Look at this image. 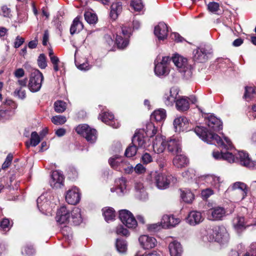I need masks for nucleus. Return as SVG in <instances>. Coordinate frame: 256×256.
Wrapping results in <instances>:
<instances>
[{"label": "nucleus", "mask_w": 256, "mask_h": 256, "mask_svg": "<svg viewBox=\"0 0 256 256\" xmlns=\"http://www.w3.org/2000/svg\"><path fill=\"white\" fill-rule=\"evenodd\" d=\"M206 123L208 130L203 126H198L194 128L196 134L204 141L208 143H216L222 148L230 150L233 148L231 140L226 136L223 138L214 133L222 129V122L220 120L213 115H210L206 119Z\"/></svg>", "instance_id": "obj_1"}, {"label": "nucleus", "mask_w": 256, "mask_h": 256, "mask_svg": "<svg viewBox=\"0 0 256 256\" xmlns=\"http://www.w3.org/2000/svg\"><path fill=\"white\" fill-rule=\"evenodd\" d=\"M72 222L74 225H78L82 222L81 210L77 207L70 211L66 206H62L58 210L56 220L60 224H66Z\"/></svg>", "instance_id": "obj_2"}, {"label": "nucleus", "mask_w": 256, "mask_h": 256, "mask_svg": "<svg viewBox=\"0 0 256 256\" xmlns=\"http://www.w3.org/2000/svg\"><path fill=\"white\" fill-rule=\"evenodd\" d=\"M228 239V234L224 227L214 226L206 230V234L204 237V240L210 242H226Z\"/></svg>", "instance_id": "obj_3"}, {"label": "nucleus", "mask_w": 256, "mask_h": 256, "mask_svg": "<svg viewBox=\"0 0 256 256\" xmlns=\"http://www.w3.org/2000/svg\"><path fill=\"white\" fill-rule=\"evenodd\" d=\"M173 62L176 66L178 71L182 74L187 80L190 78L192 76V68L188 64L187 59L183 56L176 54L172 58Z\"/></svg>", "instance_id": "obj_4"}, {"label": "nucleus", "mask_w": 256, "mask_h": 256, "mask_svg": "<svg viewBox=\"0 0 256 256\" xmlns=\"http://www.w3.org/2000/svg\"><path fill=\"white\" fill-rule=\"evenodd\" d=\"M44 78V76L40 70L33 69L31 72L28 85L30 90L33 92L39 91L42 87Z\"/></svg>", "instance_id": "obj_5"}, {"label": "nucleus", "mask_w": 256, "mask_h": 256, "mask_svg": "<svg viewBox=\"0 0 256 256\" xmlns=\"http://www.w3.org/2000/svg\"><path fill=\"white\" fill-rule=\"evenodd\" d=\"M151 176L152 178V180L156 184L157 188L161 190L168 188L171 181L174 179L172 176L156 172L152 173Z\"/></svg>", "instance_id": "obj_6"}, {"label": "nucleus", "mask_w": 256, "mask_h": 256, "mask_svg": "<svg viewBox=\"0 0 256 256\" xmlns=\"http://www.w3.org/2000/svg\"><path fill=\"white\" fill-rule=\"evenodd\" d=\"M76 132L85 138L88 142L94 143L96 140V131L90 128L88 124H80L76 128Z\"/></svg>", "instance_id": "obj_7"}, {"label": "nucleus", "mask_w": 256, "mask_h": 256, "mask_svg": "<svg viewBox=\"0 0 256 256\" xmlns=\"http://www.w3.org/2000/svg\"><path fill=\"white\" fill-rule=\"evenodd\" d=\"M119 218L122 224L128 228H135L137 226L136 220L132 214L128 210H120Z\"/></svg>", "instance_id": "obj_8"}, {"label": "nucleus", "mask_w": 256, "mask_h": 256, "mask_svg": "<svg viewBox=\"0 0 256 256\" xmlns=\"http://www.w3.org/2000/svg\"><path fill=\"white\" fill-rule=\"evenodd\" d=\"M122 32L124 37L121 36L117 35L116 38V44L119 48H124L128 44V38L131 34V28L126 26H123L121 28Z\"/></svg>", "instance_id": "obj_9"}, {"label": "nucleus", "mask_w": 256, "mask_h": 256, "mask_svg": "<svg viewBox=\"0 0 256 256\" xmlns=\"http://www.w3.org/2000/svg\"><path fill=\"white\" fill-rule=\"evenodd\" d=\"M211 53V49L208 46H200L193 52L194 60L199 62H205L208 58V54Z\"/></svg>", "instance_id": "obj_10"}, {"label": "nucleus", "mask_w": 256, "mask_h": 256, "mask_svg": "<svg viewBox=\"0 0 256 256\" xmlns=\"http://www.w3.org/2000/svg\"><path fill=\"white\" fill-rule=\"evenodd\" d=\"M236 157L238 158V160L236 163H238L241 166L248 168H256V162L252 160L246 152H238L236 154Z\"/></svg>", "instance_id": "obj_11"}, {"label": "nucleus", "mask_w": 256, "mask_h": 256, "mask_svg": "<svg viewBox=\"0 0 256 256\" xmlns=\"http://www.w3.org/2000/svg\"><path fill=\"white\" fill-rule=\"evenodd\" d=\"M227 212L222 207L216 206L208 210V218L212 220H220L226 216Z\"/></svg>", "instance_id": "obj_12"}, {"label": "nucleus", "mask_w": 256, "mask_h": 256, "mask_svg": "<svg viewBox=\"0 0 256 256\" xmlns=\"http://www.w3.org/2000/svg\"><path fill=\"white\" fill-rule=\"evenodd\" d=\"M178 88H172L170 91L164 96L163 100L165 104L168 106H172L178 98Z\"/></svg>", "instance_id": "obj_13"}, {"label": "nucleus", "mask_w": 256, "mask_h": 256, "mask_svg": "<svg viewBox=\"0 0 256 256\" xmlns=\"http://www.w3.org/2000/svg\"><path fill=\"white\" fill-rule=\"evenodd\" d=\"M66 200L68 203L70 204H76L80 200L79 190L76 187L67 191L66 196Z\"/></svg>", "instance_id": "obj_14"}, {"label": "nucleus", "mask_w": 256, "mask_h": 256, "mask_svg": "<svg viewBox=\"0 0 256 256\" xmlns=\"http://www.w3.org/2000/svg\"><path fill=\"white\" fill-rule=\"evenodd\" d=\"M64 180V178L61 172L58 170H55L52 172L51 174L50 184L52 188H58L63 186Z\"/></svg>", "instance_id": "obj_15"}, {"label": "nucleus", "mask_w": 256, "mask_h": 256, "mask_svg": "<svg viewBox=\"0 0 256 256\" xmlns=\"http://www.w3.org/2000/svg\"><path fill=\"white\" fill-rule=\"evenodd\" d=\"M132 144L138 148H145L146 146V138L143 131H137L132 138Z\"/></svg>", "instance_id": "obj_16"}, {"label": "nucleus", "mask_w": 256, "mask_h": 256, "mask_svg": "<svg viewBox=\"0 0 256 256\" xmlns=\"http://www.w3.org/2000/svg\"><path fill=\"white\" fill-rule=\"evenodd\" d=\"M204 218L200 212L193 210L190 212L186 218V222L190 225L194 226L202 222Z\"/></svg>", "instance_id": "obj_17"}, {"label": "nucleus", "mask_w": 256, "mask_h": 256, "mask_svg": "<svg viewBox=\"0 0 256 256\" xmlns=\"http://www.w3.org/2000/svg\"><path fill=\"white\" fill-rule=\"evenodd\" d=\"M168 33V27L167 25L163 22H159L155 26L154 34L159 40H164L167 38Z\"/></svg>", "instance_id": "obj_18"}, {"label": "nucleus", "mask_w": 256, "mask_h": 256, "mask_svg": "<svg viewBox=\"0 0 256 256\" xmlns=\"http://www.w3.org/2000/svg\"><path fill=\"white\" fill-rule=\"evenodd\" d=\"M139 242L140 245L144 249H150L155 247L157 244L156 239L147 235H143L140 237Z\"/></svg>", "instance_id": "obj_19"}, {"label": "nucleus", "mask_w": 256, "mask_h": 256, "mask_svg": "<svg viewBox=\"0 0 256 256\" xmlns=\"http://www.w3.org/2000/svg\"><path fill=\"white\" fill-rule=\"evenodd\" d=\"M180 222L179 218H176L173 216L164 215L161 220V224L164 228H170L175 226Z\"/></svg>", "instance_id": "obj_20"}, {"label": "nucleus", "mask_w": 256, "mask_h": 256, "mask_svg": "<svg viewBox=\"0 0 256 256\" xmlns=\"http://www.w3.org/2000/svg\"><path fill=\"white\" fill-rule=\"evenodd\" d=\"M100 116L102 120L106 124L110 125L114 128L119 127L118 122L114 118V116L112 113L109 112H104Z\"/></svg>", "instance_id": "obj_21"}, {"label": "nucleus", "mask_w": 256, "mask_h": 256, "mask_svg": "<svg viewBox=\"0 0 256 256\" xmlns=\"http://www.w3.org/2000/svg\"><path fill=\"white\" fill-rule=\"evenodd\" d=\"M112 192H116L118 195H122L126 192V180L120 178L115 180V187L110 188Z\"/></svg>", "instance_id": "obj_22"}, {"label": "nucleus", "mask_w": 256, "mask_h": 256, "mask_svg": "<svg viewBox=\"0 0 256 256\" xmlns=\"http://www.w3.org/2000/svg\"><path fill=\"white\" fill-rule=\"evenodd\" d=\"M166 144L164 137L160 135H157L152 143L154 150L156 153H162L165 150Z\"/></svg>", "instance_id": "obj_23"}, {"label": "nucleus", "mask_w": 256, "mask_h": 256, "mask_svg": "<svg viewBox=\"0 0 256 256\" xmlns=\"http://www.w3.org/2000/svg\"><path fill=\"white\" fill-rule=\"evenodd\" d=\"M188 119L184 116H180L174 119V126L176 132L184 131L187 129Z\"/></svg>", "instance_id": "obj_24"}, {"label": "nucleus", "mask_w": 256, "mask_h": 256, "mask_svg": "<svg viewBox=\"0 0 256 256\" xmlns=\"http://www.w3.org/2000/svg\"><path fill=\"white\" fill-rule=\"evenodd\" d=\"M232 190H239V193L241 196L238 198L240 200H242L246 196L248 190L246 184L242 182H237L234 183L231 186Z\"/></svg>", "instance_id": "obj_25"}, {"label": "nucleus", "mask_w": 256, "mask_h": 256, "mask_svg": "<svg viewBox=\"0 0 256 256\" xmlns=\"http://www.w3.org/2000/svg\"><path fill=\"white\" fill-rule=\"evenodd\" d=\"M168 149L174 154H180L182 152L180 142L178 140L170 139L167 142Z\"/></svg>", "instance_id": "obj_26"}, {"label": "nucleus", "mask_w": 256, "mask_h": 256, "mask_svg": "<svg viewBox=\"0 0 256 256\" xmlns=\"http://www.w3.org/2000/svg\"><path fill=\"white\" fill-rule=\"evenodd\" d=\"M176 106L178 111L184 112L190 108L188 98L184 96L181 98L178 96L176 102Z\"/></svg>", "instance_id": "obj_27"}, {"label": "nucleus", "mask_w": 256, "mask_h": 256, "mask_svg": "<svg viewBox=\"0 0 256 256\" xmlns=\"http://www.w3.org/2000/svg\"><path fill=\"white\" fill-rule=\"evenodd\" d=\"M173 160V164L177 168H182L188 166V160L183 154H176Z\"/></svg>", "instance_id": "obj_28"}, {"label": "nucleus", "mask_w": 256, "mask_h": 256, "mask_svg": "<svg viewBox=\"0 0 256 256\" xmlns=\"http://www.w3.org/2000/svg\"><path fill=\"white\" fill-rule=\"evenodd\" d=\"M16 108V104L11 100H6L0 106V116H4V114L6 112L10 111L12 109Z\"/></svg>", "instance_id": "obj_29"}, {"label": "nucleus", "mask_w": 256, "mask_h": 256, "mask_svg": "<svg viewBox=\"0 0 256 256\" xmlns=\"http://www.w3.org/2000/svg\"><path fill=\"white\" fill-rule=\"evenodd\" d=\"M168 248L171 256H181L182 250L181 244L178 242L174 241L170 242Z\"/></svg>", "instance_id": "obj_30"}, {"label": "nucleus", "mask_w": 256, "mask_h": 256, "mask_svg": "<svg viewBox=\"0 0 256 256\" xmlns=\"http://www.w3.org/2000/svg\"><path fill=\"white\" fill-rule=\"evenodd\" d=\"M124 159L118 155H115L110 158L108 162L112 168L119 170L122 164L124 161Z\"/></svg>", "instance_id": "obj_31"}, {"label": "nucleus", "mask_w": 256, "mask_h": 256, "mask_svg": "<svg viewBox=\"0 0 256 256\" xmlns=\"http://www.w3.org/2000/svg\"><path fill=\"white\" fill-rule=\"evenodd\" d=\"M154 72L158 76H166L169 73V68L166 65H164L160 62H154Z\"/></svg>", "instance_id": "obj_32"}, {"label": "nucleus", "mask_w": 256, "mask_h": 256, "mask_svg": "<svg viewBox=\"0 0 256 256\" xmlns=\"http://www.w3.org/2000/svg\"><path fill=\"white\" fill-rule=\"evenodd\" d=\"M166 118V111L164 109L160 108L156 110L151 114L150 118L152 120H155L158 122L164 121Z\"/></svg>", "instance_id": "obj_33"}, {"label": "nucleus", "mask_w": 256, "mask_h": 256, "mask_svg": "<svg viewBox=\"0 0 256 256\" xmlns=\"http://www.w3.org/2000/svg\"><path fill=\"white\" fill-rule=\"evenodd\" d=\"M206 182L214 188L219 189L222 183L220 177L214 175H208L206 177Z\"/></svg>", "instance_id": "obj_34"}, {"label": "nucleus", "mask_w": 256, "mask_h": 256, "mask_svg": "<svg viewBox=\"0 0 256 256\" xmlns=\"http://www.w3.org/2000/svg\"><path fill=\"white\" fill-rule=\"evenodd\" d=\"M140 131H143L148 137L152 138L157 132V128L152 122H148L146 125V128L142 130H140Z\"/></svg>", "instance_id": "obj_35"}, {"label": "nucleus", "mask_w": 256, "mask_h": 256, "mask_svg": "<svg viewBox=\"0 0 256 256\" xmlns=\"http://www.w3.org/2000/svg\"><path fill=\"white\" fill-rule=\"evenodd\" d=\"M83 24L80 21V17H76L73 20L70 28V32L72 34L78 33L83 28Z\"/></svg>", "instance_id": "obj_36"}, {"label": "nucleus", "mask_w": 256, "mask_h": 256, "mask_svg": "<svg viewBox=\"0 0 256 256\" xmlns=\"http://www.w3.org/2000/svg\"><path fill=\"white\" fill-rule=\"evenodd\" d=\"M122 8L121 2H114L111 6L110 16L114 19L116 18L118 15L121 12Z\"/></svg>", "instance_id": "obj_37"}, {"label": "nucleus", "mask_w": 256, "mask_h": 256, "mask_svg": "<svg viewBox=\"0 0 256 256\" xmlns=\"http://www.w3.org/2000/svg\"><path fill=\"white\" fill-rule=\"evenodd\" d=\"M135 190L136 192V195L140 200H144L147 198L148 194L142 183L136 182Z\"/></svg>", "instance_id": "obj_38"}, {"label": "nucleus", "mask_w": 256, "mask_h": 256, "mask_svg": "<svg viewBox=\"0 0 256 256\" xmlns=\"http://www.w3.org/2000/svg\"><path fill=\"white\" fill-rule=\"evenodd\" d=\"M40 142V138L38 133L36 132H33L31 134V137L30 142H26V145L28 148L30 146H36Z\"/></svg>", "instance_id": "obj_39"}, {"label": "nucleus", "mask_w": 256, "mask_h": 256, "mask_svg": "<svg viewBox=\"0 0 256 256\" xmlns=\"http://www.w3.org/2000/svg\"><path fill=\"white\" fill-rule=\"evenodd\" d=\"M103 215L106 222L114 220L116 214L115 211L112 208H105L102 209Z\"/></svg>", "instance_id": "obj_40"}, {"label": "nucleus", "mask_w": 256, "mask_h": 256, "mask_svg": "<svg viewBox=\"0 0 256 256\" xmlns=\"http://www.w3.org/2000/svg\"><path fill=\"white\" fill-rule=\"evenodd\" d=\"M256 96V89L252 87H245V93L244 94V98L246 100H249L253 98H254Z\"/></svg>", "instance_id": "obj_41"}, {"label": "nucleus", "mask_w": 256, "mask_h": 256, "mask_svg": "<svg viewBox=\"0 0 256 256\" xmlns=\"http://www.w3.org/2000/svg\"><path fill=\"white\" fill-rule=\"evenodd\" d=\"M222 160L227 161L229 163H236L238 160L236 154L234 155L229 152H224L222 155Z\"/></svg>", "instance_id": "obj_42"}, {"label": "nucleus", "mask_w": 256, "mask_h": 256, "mask_svg": "<svg viewBox=\"0 0 256 256\" xmlns=\"http://www.w3.org/2000/svg\"><path fill=\"white\" fill-rule=\"evenodd\" d=\"M181 198L186 203H191L194 199V194L189 190L182 191Z\"/></svg>", "instance_id": "obj_43"}, {"label": "nucleus", "mask_w": 256, "mask_h": 256, "mask_svg": "<svg viewBox=\"0 0 256 256\" xmlns=\"http://www.w3.org/2000/svg\"><path fill=\"white\" fill-rule=\"evenodd\" d=\"M84 16L86 20L90 24H95L98 20L96 15L90 11L86 12Z\"/></svg>", "instance_id": "obj_44"}, {"label": "nucleus", "mask_w": 256, "mask_h": 256, "mask_svg": "<svg viewBox=\"0 0 256 256\" xmlns=\"http://www.w3.org/2000/svg\"><path fill=\"white\" fill-rule=\"evenodd\" d=\"M233 224L235 228L240 230L244 227L245 222L244 217L238 216L233 220Z\"/></svg>", "instance_id": "obj_45"}, {"label": "nucleus", "mask_w": 256, "mask_h": 256, "mask_svg": "<svg viewBox=\"0 0 256 256\" xmlns=\"http://www.w3.org/2000/svg\"><path fill=\"white\" fill-rule=\"evenodd\" d=\"M54 110L56 112H64L66 108V104L62 100H57L54 104Z\"/></svg>", "instance_id": "obj_46"}, {"label": "nucleus", "mask_w": 256, "mask_h": 256, "mask_svg": "<svg viewBox=\"0 0 256 256\" xmlns=\"http://www.w3.org/2000/svg\"><path fill=\"white\" fill-rule=\"evenodd\" d=\"M116 247L118 252H124L127 248L126 244L125 241L117 239L116 242Z\"/></svg>", "instance_id": "obj_47"}, {"label": "nucleus", "mask_w": 256, "mask_h": 256, "mask_svg": "<svg viewBox=\"0 0 256 256\" xmlns=\"http://www.w3.org/2000/svg\"><path fill=\"white\" fill-rule=\"evenodd\" d=\"M119 171L124 172L128 174H131L134 171V167L124 160L122 165L119 168Z\"/></svg>", "instance_id": "obj_48"}, {"label": "nucleus", "mask_w": 256, "mask_h": 256, "mask_svg": "<svg viewBox=\"0 0 256 256\" xmlns=\"http://www.w3.org/2000/svg\"><path fill=\"white\" fill-rule=\"evenodd\" d=\"M45 199V196H40L37 199V206L38 208L40 210H46V206L48 205L47 202L46 200L43 202L44 200Z\"/></svg>", "instance_id": "obj_49"}, {"label": "nucleus", "mask_w": 256, "mask_h": 256, "mask_svg": "<svg viewBox=\"0 0 256 256\" xmlns=\"http://www.w3.org/2000/svg\"><path fill=\"white\" fill-rule=\"evenodd\" d=\"M0 226L3 231L7 232L10 229L12 224H10V221L8 218H4L0 222Z\"/></svg>", "instance_id": "obj_50"}, {"label": "nucleus", "mask_w": 256, "mask_h": 256, "mask_svg": "<svg viewBox=\"0 0 256 256\" xmlns=\"http://www.w3.org/2000/svg\"><path fill=\"white\" fill-rule=\"evenodd\" d=\"M66 121V118L62 116H56L52 118V122L56 125H60L64 124Z\"/></svg>", "instance_id": "obj_51"}, {"label": "nucleus", "mask_w": 256, "mask_h": 256, "mask_svg": "<svg viewBox=\"0 0 256 256\" xmlns=\"http://www.w3.org/2000/svg\"><path fill=\"white\" fill-rule=\"evenodd\" d=\"M138 149L134 144L130 146L126 149L124 154L126 157H132L136 155Z\"/></svg>", "instance_id": "obj_52"}, {"label": "nucleus", "mask_w": 256, "mask_h": 256, "mask_svg": "<svg viewBox=\"0 0 256 256\" xmlns=\"http://www.w3.org/2000/svg\"><path fill=\"white\" fill-rule=\"evenodd\" d=\"M133 9L137 12L140 11L144 8V5L141 0H133L130 4Z\"/></svg>", "instance_id": "obj_53"}, {"label": "nucleus", "mask_w": 256, "mask_h": 256, "mask_svg": "<svg viewBox=\"0 0 256 256\" xmlns=\"http://www.w3.org/2000/svg\"><path fill=\"white\" fill-rule=\"evenodd\" d=\"M38 66L42 69H44L46 67V57L44 54H42L39 56L38 58Z\"/></svg>", "instance_id": "obj_54"}, {"label": "nucleus", "mask_w": 256, "mask_h": 256, "mask_svg": "<svg viewBox=\"0 0 256 256\" xmlns=\"http://www.w3.org/2000/svg\"><path fill=\"white\" fill-rule=\"evenodd\" d=\"M12 158V154H9L7 156L4 162L2 164V169L4 170H6V169H7L11 165Z\"/></svg>", "instance_id": "obj_55"}, {"label": "nucleus", "mask_w": 256, "mask_h": 256, "mask_svg": "<svg viewBox=\"0 0 256 256\" xmlns=\"http://www.w3.org/2000/svg\"><path fill=\"white\" fill-rule=\"evenodd\" d=\"M34 252V250L32 246H24L22 250V253L23 255L30 256Z\"/></svg>", "instance_id": "obj_56"}, {"label": "nucleus", "mask_w": 256, "mask_h": 256, "mask_svg": "<svg viewBox=\"0 0 256 256\" xmlns=\"http://www.w3.org/2000/svg\"><path fill=\"white\" fill-rule=\"evenodd\" d=\"M182 176L186 180H190L194 177L195 172L193 170L188 169L182 173Z\"/></svg>", "instance_id": "obj_57"}, {"label": "nucleus", "mask_w": 256, "mask_h": 256, "mask_svg": "<svg viewBox=\"0 0 256 256\" xmlns=\"http://www.w3.org/2000/svg\"><path fill=\"white\" fill-rule=\"evenodd\" d=\"M219 7L218 3L214 2H210L208 5V10L212 12H217L219 9Z\"/></svg>", "instance_id": "obj_58"}, {"label": "nucleus", "mask_w": 256, "mask_h": 256, "mask_svg": "<svg viewBox=\"0 0 256 256\" xmlns=\"http://www.w3.org/2000/svg\"><path fill=\"white\" fill-rule=\"evenodd\" d=\"M14 95L16 96H18V98L24 100L26 97V93L25 90H24L22 88H16L14 92Z\"/></svg>", "instance_id": "obj_59"}, {"label": "nucleus", "mask_w": 256, "mask_h": 256, "mask_svg": "<svg viewBox=\"0 0 256 256\" xmlns=\"http://www.w3.org/2000/svg\"><path fill=\"white\" fill-rule=\"evenodd\" d=\"M162 226L158 223L153 224L148 226V229L150 232H156L160 230Z\"/></svg>", "instance_id": "obj_60"}, {"label": "nucleus", "mask_w": 256, "mask_h": 256, "mask_svg": "<svg viewBox=\"0 0 256 256\" xmlns=\"http://www.w3.org/2000/svg\"><path fill=\"white\" fill-rule=\"evenodd\" d=\"M50 60L52 63L53 64V67H54V71L58 72L59 70V68H58V63L60 62L59 58L57 56H54L51 57V58H50Z\"/></svg>", "instance_id": "obj_61"}, {"label": "nucleus", "mask_w": 256, "mask_h": 256, "mask_svg": "<svg viewBox=\"0 0 256 256\" xmlns=\"http://www.w3.org/2000/svg\"><path fill=\"white\" fill-rule=\"evenodd\" d=\"M152 161V156L148 153L146 152L142 157V162L144 164H148Z\"/></svg>", "instance_id": "obj_62"}, {"label": "nucleus", "mask_w": 256, "mask_h": 256, "mask_svg": "<svg viewBox=\"0 0 256 256\" xmlns=\"http://www.w3.org/2000/svg\"><path fill=\"white\" fill-rule=\"evenodd\" d=\"M10 10L9 8L6 6H4L0 8V15L8 17L10 15Z\"/></svg>", "instance_id": "obj_63"}, {"label": "nucleus", "mask_w": 256, "mask_h": 256, "mask_svg": "<svg viewBox=\"0 0 256 256\" xmlns=\"http://www.w3.org/2000/svg\"><path fill=\"white\" fill-rule=\"evenodd\" d=\"M116 232L117 234L124 236H127L129 234L128 230L124 228L122 226H120L117 227Z\"/></svg>", "instance_id": "obj_64"}]
</instances>
